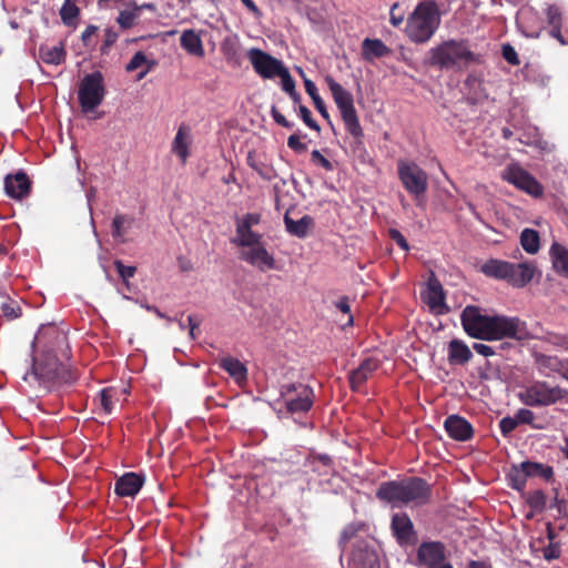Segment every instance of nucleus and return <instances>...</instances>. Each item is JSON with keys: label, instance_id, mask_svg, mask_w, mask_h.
Wrapping results in <instances>:
<instances>
[{"label": "nucleus", "instance_id": "f257e3e1", "mask_svg": "<svg viewBox=\"0 0 568 568\" xmlns=\"http://www.w3.org/2000/svg\"><path fill=\"white\" fill-rule=\"evenodd\" d=\"M44 338L50 341V345L45 346L41 358L33 361L31 371L26 373L23 379L29 384L37 383L49 392L55 385L73 383L77 375L69 364L59 358V354L68 358L70 347L67 334L55 326H49L37 339L42 343Z\"/></svg>", "mask_w": 568, "mask_h": 568}, {"label": "nucleus", "instance_id": "f03ea898", "mask_svg": "<svg viewBox=\"0 0 568 568\" xmlns=\"http://www.w3.org/2000/svg\"><path fill=\"white\" fill-rule=\"evenodd\" d=\"M460 322L466 334L483 341L514 338L523 341L526 336L525 323L518 317L505 315L489 316L479 306L467 305L460 314Z\"/></svg>", "mask_w": 568, "mask_h": 568}, {"label": "nucleus", "instance_id": "7ed1b4c3", "mask_svg": "<svg viewBox=\"0 0 568 568\" xmlns=\"http://www.w3.org/2000/svg\"><path fill=\"white\" fill-rule=\"evenodd\" d=\"M375 495L379 501L389 504L393 508L423 506L432 498V486L422 477H405L383 481Z\"/></svg>", "mask_w": 568, "mask_h": 568}, {"label": "nucleus", "instance_id": "20e7f679", "mask_svg": "<svg viewBox=\"0 0 568 568\" xmlns=\"http://www.w3.org/2000/svg\"><path fill=\"white\" fill-rule=\"evenodd\" d=\"M440 23L435 1L419 2L407 18L405 33L414 43H425L434 36Z\"/></svg>", "mask_w": 568, "mask_h": 568}, {"label": "nucleus", "instance_id": "39448f33", "mask_svg": "<svg viewBox=\"0 0 568 568\" xmlns=\"http://www.w3.org/2000/svg\"><path fill=\"white\" fill-rule=\"evenodd\" d=\"M429 64L439 69H453L458 63L469 64L478 62V55L475 54L468 45L467 40H448L428 52Z\"/></svg>", "mask_w": 568, "mask_h": 568}, {"label": "nucleus", "instance_id": "423d86ee", "mask_svg": "<svg viewBox=\"0 0 568 568\" xmlns=\"http://www.w3.org/2000/svg\"><path fill=\"white\" fill-rule=\"evenodd\" d=\"M325 82L341 113L342 120L345 125V130L354 138L356 142L361 143L364 138V132L359 123L357 111L354 106L353 94L346 89H344L331 75L325 77Z\"/></svg>", "mask_w": 568, "mask_h": 568}, {"label": "nucleus", "instance_id": "0eeeda50", "mask_svg": "<svg viewBox=\"0 0 568 568\" xmlns=\"http://www.w3.org/2000/svg\"><path fill=\"white\" fill-rule=\"evenodd\" d=\"M567 396V389L559 385L551 386L546 381H532L518 394L520 402L529 407L551 406Z\"/></svg>", "mask_w": 568, "mask_h": 568}, {"label": "nucleus", "instance_id": "6e6552de", "mask_svg": "<svg viewBox=\"0 0 568 568\" xmlns=\"http://www.w3.org/2000/svg\"><path fill=\"white\" fill-rule=\"evenodd\" d=\"M105 95L104 78L100 71L85 74L79 84L78 100L82 112L98 108Z\"/></svg>", "mask_w": 568, "mask_h": 568}, {"label": "nucleus", "instance_id": "1a4fd4ad", "mask_svg": "<svg viewBox=\"0 0 568 568\" xmlns=\"http://www.w3.org/2000/svg\"><path fill=\"white\" fill-rule=\"evenodd\" d=\"M280 396L290 414L307 413L313 407L315 397L313 388L302 383L282 385Z\"/></svg>", "mask_w": 568, "mask_h": 568}, {"label": "nucleus", "instance_id": "9d476101", "mask_svg": "<svg viewBox=\"0 0 568 568\" xmlns=\"http://www.w3.org/2000/svg\"><path fill=\"white\" fill-rule=\"evenodd\" d=\"M397 171L404 189L416 200L426 193L428 176L418 164L409 161H399Z\"/></svg>", "mask_w": 568, "mask_h": 568}, {"label": "nucleus", "instance_id": "9b49d317", "mask_svg": "<svg viewBox=\"0 0 568 568\" xmlns=\"http://www.w3.org/2000/svg\"><path fill=\"white\" fill-rule=\"evenodd\" d=\"M246 55L255 73L263 79H274L285 68L281 60L258 48H251Z\"/></svg>", "mask_w": 568, "mask_h": 568}, {"label": "nucleus", "instance_id": "f8f14e48", "mask_svg": "<svg viewBox=\"0 0 568 568\" xmlns=\"http://www.w3.org/2000/svg\"><path fill=\"white\" fill-rule=\"evenodd\" d=\"M503 178L530 195L539 196L542 193V186L537 180L518 165H509L505 170Z\"/></svg>", "mask_w": 568, "mask_h": 568}, {"label": "nucleus", "instance_id": "ddd939ff", "mask_svg": "<svg viewBox=\"0 0 568 568\" xmlns=\"http://www.w3.org/2000/svg\"><path fill=\"white\" fill-rule=\"evenodd\" d=\"M348 565L351 568H381L376 550L363 539L354 545Z\"/></svg>", "mask_w": 568, "mask_h": 568}, {"label": "nucleus", "instance_id": "4468645a", "mask_svg": "<svg viewBox=\"0 0 568 568\" xmlns=\"http://www.w3.org/2000/svg\"><path fill=\"white\" fill-rule=\"evenodd\" d=\"M239 258L262 272L275 268V258L263 243L241 251Z\"/></svg>", "mask_w": 568, "mask_h": 568}, {"label": "nucleus", "instance_id": "2eb2a0df", "mask_svg": "<svg viewBox=\"0 0 568 568\" xmlns=\"http://www.w3.org/2000/svg\"><path fill=\"white\" fill-rule=\"evenodd\" d=\"M445 298L446 295L442 283L432 274L428 278L426 290L422 292V300L428 305L432 312L442 314L447 311Z\"/></svg>", "mask_w": 568, "mask_h": 568}, {"label": "nucleus", "instance_id": "dca6fc26", "mask_svg": "<svg viewBox=\"0 0 568 568\" xmlns=\"http://www.w3.org/2000/svg\"><path fill=\"white\" fill-rule=\"evenodd\" d=\"M390 529L399 545H412L416 540V531L409 516L397 513L392 516Z\"/></svg>", "mask_w": 568, "mask_h": 568}, {"label": "nucleus", "instance_id": "f3484780", "mask_svg": "<svg viewBox=\"0 0 568 568\" xmlns=\"http://www.w3.org/2000/svg\"><path fill=\"white\" fill-rule=\"evenodd\" d=\"M446 547L440 541H424L417 549V561L422 568L436 566L446 559Z\"/></svg>", "mask_w": 568, "mask_h": 568}, {"label": "nucleus", "instance_id": "a211bd4d", "mask_svg": "<svg viewBox=\"0 0 568 568\" xmlns=\"http://www.w3.org/2000/svg\"><path fill=\"white\" fill-rule=\"evenodd\" d=\"M534 361L539 373L545 376L556 373L568 382V359L544 353H535Z\"/></svg>", "mask_w": 568, "mask_h": 568}, {"label": "nucleus", "instance_id": "6ab92c4d", "mask_svg": "<svg viewBox=\"0 0 568 568\" xmlns=\"http://www.w3.org/2000/svg\"><path fill=\"white\" fill-rule=\"evenodd\" d=\"M4 191L9 197L22 200L27 197L31 191V181L22 171L16 174H8L4 178Z\"/></svg>", "mask_w": 568, "mask_h": 568}, {"label": "nucleus", "instance_id": "aec40b11", "mask_svg": "<svg viewBox=\"0 0 568 568\" xmlns=\"http://www.w3.org/2000/svg\"><path fill=\"white\" fill-rule=\"evenodd\" d=\"M445 430L448 436L457 442H467L474 436L471 424L459 415H450L445 419Z\"/></svg>", "mask_w": 568, "mask_h": 568}, {"label": "nucleus", "instance_id": "412c9836", "mask_svg": "<svg viewBox=\"0 0 568 568\" xmlns=\"http://www.w3.org/2000/svg\"><path fill=\"white\" fill-rule=\"evenodd\" d=\"M379 368V361L375 357H367L362 361L359 366L349 373L348 381L351 389L354 392L366 383V381Z\"/></svg>", "mask_w": 568, "mask_h": 568}, {"label": "nucleus", "instance_id": "4be33fe9", "mask_svg": "<svg viewBox=\"0 0 568 568\" xmlns=\"http://www.w3.org/2000/svg\"><path fill=\"white\" fill-rule=\"evenodd\" d=\"M536 273V266L532 263H511V270L507 271L506 282L514 287H525L529 284Z\"/></svg>", "mask_w": 568, "mask_h": 568}, {"label": "nucleus", "instance_id": "5701e85b", "mask_svg": "<svg viewBox=\"0 0 568 568\" xmlns=\"http://www.w3.org/2000/svg\"><path fill=\"white\" fill-rule=\"evenodd\" d=\"M144 484V477L136 473H126L115 480L114 493L119 497H134Z\"/></svg>", "mask_w": 568, "mask_h": 568}, {"label": "nucleus", "instance_id": "b1692460", "mask_svg": "<svg viewBox=\"0 0 568 568\" xmlns=\"http://www.w3.org/2000/svg\"><path fill=\"white\" fill-rule=\"evenodd\" d=\"M284 224L286 231L298 239H304L308 235L311 229L314 226V219L311 215H304L298 221L293 220L287 211L284 215Z\"/></svg>", "mask_w": 568, "mask_h": 568}, {"label": "nucleus", "instance_id": "393cba45", "mask_svg": "<svg viewBox=\"0 0 568 568\" xmlns=\"http://www.w3.org/2000/svg\"><path fill=\"white\" fill-rule=\"evenodd\" d=\"M547 22L551 27L549 34L561 44H568V36L561 31L562 14L556 4H549L546 10Z\"/></svg>", "mask_w": 568, "mask_h": 568}, {"label": "nucleus", "instance_id": "a878e982", "mask_svg": "<svg viewBox=\"0 0 568 568\" xmlns=\"http://www.w3.org/2000/svg\"><path fill=\"white\" fill-rule=\"evenodd\" d=\"M180 44L191 55L197 58L205 55L202 39L193 29L183 31L180 38Z\"/></svg>", "mask_w": 568, "mask_h": 568}, {"label": "nucleus", "instance_id": "bb28decb", "mask_svg": "<svg viewBox=\"0 0 568 568\" xmlns=\"http://www.w3.org/2000/svg\"><path fill=\"white\" fill-rule=\"evenodd\" d=\"M554 270L568 278V248L558 242H554L549 248Z\"/></svg>", "mask_w": 568, "mask_h": 568}, {"label": "nucleus", "instance_id": "cd10ccee", "mask_svg": "<svg viewBox=\"0 0 568 568\" xmlns=\"http://www.w3.org/2000/svg\"><path fill=\"white\" fill-rule=\"evenodd\" d=\"M473 357L470 348L460 339H453L448 344V362L452 365H464Z\"/></svg>", "mask_w": 568, "mask_h": 568}, {"label": "nucleus", "instance_id": "c85d7f7f", "mask_svg": "<svg viewBox=\"0 0 568 568\" xmlns=\"http://www.w3.org/2000/svg\"><path fill=\"white\" fill-rule=\"evenodd\" d=\"M392 50L379 39L366 38L362 43V55L366 61H373L390 54Z\"/></svg>", "mask_w": 568, "mask_h": 568}, {"label": "nucleus", "instance_id": "c756f323", "mask_svg": "<svg viewBox=\"0 0 568 568\" xmlns=\"http://www.w3.org/2000/svg\"><path fill=\"white\" fill-rule=\"evenodd\" d=\"M220 367L224 369L237 384L245 383L247 379V368L237 358L226 356L220 361Z\"/></svg>", "mask_w": 568, "mask_h": 568}, {"label": "nucleus", "instance_id": "7c9ffc66", "mask_svg": "<svg viewBox=\"0 0 568 568\" xmlns=\"http://www.w3.org/2000/svg\"><path fill=\"white\" fill-rule=\"evenodd\" d=\"M39 57L47 64L60 65L64 63L67 59L64 43L61 41L55 47L41 44L39 48Z\"/></svg>", "mask_w": 568, "mask_h": 568}, {"label": "nucleus", "instance_id": "2f4dec72", "mask_svg": "<svg viewBox=\"0 0 568 568\" xmlns=\"http://www.w3.org/2000/svg\"><path fill=\"white\" fill-rule=\"evenodd\" d=\"M263 240V235L252 229L235 227V236L231 239V243L244 250L258 245Z\"/></svg>", "mask_w": 568, "mask_h": 568}, {"label": "nucleus", "instance_id": "473e14b6", "mask_svg": "<svg viewBox=\"0 0 568 568\" xmlns=\"http://www.w3.org/2000/svg\"><path fill=\"white\" fill-rule=\"evenodd\" d=\"M508 270H511V262L497 258H490L480 266L481 273L486 276L504 281H506Z\"/></svg>", "mask_w": 568, "mask_h": 568}, {"label": "nucleus", "instance_id": "72a5a7b5", "mask_svg": "<svg viewBox=\"0 0 568 568\" xmlns=\"http://www.w3.org/2000/svg\"><path fill=\"white\" fill-rule=\"evenodd\" d=\"M189 139L190 129L185 124L180 125L172 143V152L175 153L182 162H185L189 156Z\"/></svg>", "mask_w": 568, "mask_h": 568}, {"label": "nucleus", "instance_id": "f704fd0d", "mask_svg": "<svg viewBox=\"0 0 568 568\" xmlns=\"http://www.w3.org/2000/svg\"><path fill=\"white\" fill-rule=\"evenodd\" d=\"M155 64L156 62L154 60H149L144 52L138 51L126 64L125 70L126 72H132L144 67V70L138 74V80H142L155 67Z\"/></svg>", "mask_w": 568, "mask_h": 568}, {"label": "nucleus", "instance_id": "c9c22d12", "mask_svg": "<svg viewBox=\"0 0 568 568\" xmlns=\"http://www.w3.org/2000/svg\"><path fill=\"white\" fill-rule=\"evenodd\" d=\"M523 467L528 477H540L547 481L554 477V468L549 465L526 460L523 462Z\"/></svg>", "mask_w": 568, "mask_h": 568}, {"label": "nucleus", "instance_id": "e433bc0d", "mask_svg": "<svg viewBox=\"0 0 568 568\" xmlns=\"http://www.w3.org/2000/svg\"><path fill=\"white\" fill-rule=\"evenodd\" d=\"M247 164L265 181H272L277 176L272 165L256 159L255 154L252 152L247 155Z\"/></svg>", "mask_w": 568, "mask_h": 568}, {"label": "nucleus", "instance_id": "4c0bfd02", "mask_svg": "<svg viewBox=\"0 0 568 568\" xmlns=\"http://www.w3.org/2000/svg\"><path fill=\"white\" fill-rule=\"evenodd\" d=\"M118 392L113 387H105L100 390L94 402L99 405L100 409L109 415L112 413L114 403L118 400Z\"/></svg>", "mask_w": 568, "mask_h": 568}, {"label": "nucleus", "instance_id": "58836bf2", "mask_svg": "<svg viewBox=\"0 0 568 568\" xmlns=\"http://www.w3.org/2000/svg\"><path fill=\"white\" fill-rule=\"evenodd\" d=\"M520 244L528 254H536L540 248V236L536 230L525 229L520 234Z\"/></svg>", "mask_w": 568, "mask_h": 568}, {"label": "nucleus", "instance_id": "ea45409f", "mask_svg": "<svg viewBox=\"0 0 568 568\" xmlns=\"http://www.w3.org/2000/svg\"><path fill=\"white\" fill-rule=\"evenodd\" d=\"M80 16V9L74 0H65L60 9L62 22L68 27H74Z\"/></svg>", "mask_w": 568, "mask_h": 568}, {"label": "nucleus", "instance_id": "a19ab883", "mask_svg": "<svg viewBox=\"0 0 568 568\" xmlns=\"http://www.w3.org/2000/svg\"><path fill=\"white\" fill-rule=\"evenodd\" d=\"M527 478L528 476L526 475V470H524L523 463L511 466L508 473V479L513 489L523 491L526 487Z\"/></svg>", "mask_w": 568, "mask_h": 568}, {"label": "nucleus", "instance_id": "79ce46f5", "mask_svg": "<svg viewBox=\"0 0 568 568\" xmlns=\"http://www.w3.org/2000/svg\"><path fill=\"white\" fill-rule=\"evenodd\" d=\"M221 52L227 62L237 61L240 58V42L237 37H226L221 43Z\"/></svg>", "mask_w": 568, "mask_h": 568}, {"label": "nucleus", "instance_id": "37998d69", "mask_svg": "<svg viewBox=\"0 0 568 568\" xmlns=\"http://www.w3.org/2000/svg\"><path fill=\"white\" fill-rule=\"evenodd\" d=\"M364 529V524L362 523H351L346 525L339 536L338 546L342 551L345 550L347 544L357 537V534Z\"/></svg>", "mask_w": 568, "mask_h": 568}, {"label": "nucleus", "instance_id": "c03bdc74", "mask_svg": "<svg viewBox=\"0 0 568 568\" xmlns=\"http://www.w3.org/2000/svg\"><path fill=\"white\" fill-rule=\"evenodd\" d=\"M526 501L534 511L541 513L546 508L547 496L542 490L537 489L527 494Z\"/></svg>", "mask_w": 568, "mask_h": 568}, {"label": "nucleus", "instance_id": "a18cd8bd", "mask_svg": "<svg viewBox=\"0 0 568 568\" xmlns=\"http://www.w3.org/2000/svg\"><path fill=\"white\" fill-rule=\"evenodd\" d=\"M541 339L556 347L568 349V336L559 333L547 332Z\"/></svg>", "mask_w": 568, "mask_h": 568}, {"label": "nucleus", "instance_id": "49530a36", "mask_svg": "<svg viewBox=\"0 0 568 568\" xmlns=\"http://www.w3.org/2000/svg\"><path fill=\"white\" fill-rule=\"evenodd\" d=\"M0 312L8 320H14L21 315V307L16 301H6L0 304Z\"/></svg>", "mask_w": 568, "mask_h": 568}, {"label": "nucleus", "instance_id": "de8ad7c7", "mask_svg": "<svg viewBox=\"0 0 568 568\" xmlns=\"http://www.w3.org/2000/svg\"><path fill=\"white\" fill-rule=\"evenodd\" d=\"M138 17H139V13H136L135 10H133V11L123 10V11H120V13L116 18V22L124 30L131 29L134 26Z\"/></svg>", "mask_w": 568, "mask_h": 568}, {"label": "nucleus", "instance_id": "09e8293b", "mask_svg": "<svg viewBox=\"0 0 568 568\" xmlns=\"http://www.w3.org/2000/svg\"><path fill=\"white\" fill-rule=\"evenodd\" d=\"M277 77L281 79L282 90L284 92L291 94L296 91L295 81L286 67L277 74Z\"/></svg>", "mask_w": 568, "mask_h": 568}, {"label": "nucleus", "instance_id": "8fccbe9b", "mask_svg": "<svg viewBox=\"0 0 568 568\" xmlns=\"http://www.w3.org/2000/svg\"><path fill=\"white\" fill-rule=\"evenodd\" d=\"M550 508H555L558 518H568V501L565 498L559 497L558 491L551 500Z\"/></svg>", "mask_w": 568, "mask_h": 568}, {"label": "nucleus", "instance_id": "3c124183", "mask_svg": "<svg viewBox=\"0 0 568 568\" xmlns=\"http://www.w3.org/2000/svg\"><path fill=\"white\" fill-rule=\"evenodd\" d=\"M261 222V214L258 213H246L241 219L236 220L235 227H242V229H252L253 226L260 224Z\"/></svg>", "mask_w": 568, "mask_h": 568}, {"label": "nucleus", "instance_id": "603ef678", "mask_svg": "<svg viewBox=\"0 0 568 568\" xmlns=\"http://www.w3.org/2000/svg\"><path fill=\"white\" fill-rule=\"evenodd\" d=\"M298 114L301 116V119L303 120V122L312 130L316 131V132H320L321 131V126L318 125V123L312 118V113L310 111V109L306 106V105H303V104H300L298 108Z\"/></svg>", "mask_w": 568, "mask_h": 568}, {"label": "nucleus", "instance_id": "864d4df0", "mask_svg": "<svg viewBox=\"0 0 568 568\" xmlns=\"http://www.w3.org/2000/svg\"><path fill=\"white\" fill-rule=\"evenodd\" d=\"M311 162L316 166L323 168L327 172L334 170L333 163L328 159H326L318 150L312 151Z\"/></svg>", "mask_w": 568, "mask_h": 568}, {"label": "nucleus", "instance_id": "5fc2aeb1", "mask_svg": "<svg viewBox=\"0 0 568 568\" xmlns=\"http://www.w3.org/2000/svg\"><path fill=\"white\" fill-rule=\"evenodd\" d=\"M131 222V220L123 214H116L112 221V235L113 237H121L124 235V224Z\"/></svg>", "mask_w": 568, "mask_h": 568}, {"label": "nucleus", "instance_id": "6e6d98bb", "mask_svg": "<svg viewBox=\"0 0 568 568\" xmlns=\"http://www.w3.org/2000/svg\"><path fill=\"white\" fill-rule=\"evenodd\" d=\"M118 38L119 33L116 31H114L112 28H106L104 30V40L100 49L101 52L106 54L111 47L116 42Z\"/></svg>", "mask_w": 568, "mask_h": 568}, {"label": "nucleus", "instance_id": "4d7b16f0", "mask_svg": "<svg viewBox=\"0 0 568 568\" xmlns=\"http://www.w3.org/2000/svg\"><path fill=\"white\" fill-rule=\"evenodd\" d=\"M115 270L119 274V276L123 280V282H126L129 278L133 277L136 272L135 266H128L122 263L120 260L114 261Z\"/></svg>", "mask_w": 568, "mask_h": 568}, {"label": "nucleus", "instance_id": "13d9d810", "mask_svg": "<svg viewBox=\"0 0 568 568\" xmlns=\"http://www.w3.org/2000/svg\"><path fill=\"white\" fill-rule=\"evenodd\" d=\"M560 555L561 549L559 542H549V545L542 549V556L547 561L556 560Z\"/></svg>", "mask_w": 568, "mask_h": 568}, {"label": "nucleus", "instance_id": "bf43d9fd", "mask_svg": "<svg viewBox=\"0 0 568 568\" xmlns=\"http://www.w3.org/2000/svg\"><path fill=\"white\" fill-rule=\"evenodd\" d=\"M518 426V423L515 417H504L499 422V428L503 434V436L507 437L509 434H511Z\"/></svg>", "mask_w": 568, "mask_h": 568}, {"label": "nucleus", "instance_id": "052dcab7", "mask_svg": "<svg viewBox=\"0 0 568 568\" xmlns=\"http://www.w3.org/2000/svg\"><path fill=\"white\" fill-rule=\"evenodd\" d=\"M503 58L511 65H518L520 60L513 45L504 44L501 49Z\"/></svg>", "mask_w": 568, "mask_h": 568}, {"label": "nucleus", "instance_id": "680f3d73", "mask_svg": "<svg viewBox=\"0 0 568 568\" xmlns=\"http://www.w3.org/2000/svg\"><path fill=\"white\" fill-rule=\"evenodd\" d=\"M519 424L531 425L535 419V414L528 408H519L514 416Z\"/></svg>", "mask_w": 568, "mask_h": 568}, {"label": "nucleus", "instance_id": "e2e57ef3", "mask_svg": "<svg viewBox=\"0 0 568 568\" xmlns=\"http://www.w3.org/2000/svg\"><path fill=\"white\" fill-rule=\"evenodd\" d=\"M271 115L275 123L283 128L292 129L294 126V123L290 122L275 105H272L271 108Z\"/></svg>", "mask_w": 568, "mask_h": 568}, {"label": "nucleus", "instance_id": "0e129e2a", "mask_svg": "<svg viewBox=\"0 0 568 568\" xmlns=\"http://www.w3.org/2000/svg\"><path fill=\"white\" fill-rule=\"evenodd\" d=\"M287 145L290 149H292L296 153H303L307 150L306 144L301 142L300 136L295 133L288 136Z\"/></svg>", "mask_w": 568, "mask_h": 568}, {"label": "nucleus", "instance_id": "69168bd1", "mask_svg": "<svg viewBox=\"0 0 568 568\" xmlns=\"http://www.w3.org/2000/svg\"><path fill=\"white\" fill-rule=\"evenodd\" d=\"M335 306L337 310H339L342 313L348 315L347 324H353V315L351 314V306H349V298L347 296L341 297L336 303Z\"/></svg>", "mask_w": 568, "mask_h": 568}, {"label": "nucleus", "instance_id": "338daca9", "mask_svg": "<svg viewBox=\"0 0 568 568\" xmlns=\"http://www.w3.org/2000/svg\"><path fill=\"white\" fill-rule=\"evenodd\" d=\"M389 236L403 251L409 250V244H408L407 240L398 230L390 229Z\"/></svg>", "mask_w": 568, "mask_h": 568}, {"label": "nucleus", "instance_id": "774afa93", "mask_svg": "<svg viewBox=\"0 0 568 568\" xmlns=\"http://www.w3.org/2000/svg\"><path fill=\"white\" fill-rule=\"evenodd\" d=\"M398 9H399L398 3H394L390 8L389 22L394 27H399L404 21V13L403 12L397 13Z\"/></svg>", "mask_w": 568, "mask_h": 568}]
</instances>
